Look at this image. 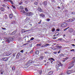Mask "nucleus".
I'll use <instances>...</instances> for the list:
<instances>
[{
    "mask_svg": "<svg viewBox=\"0 0 75 75\" xmlns=\"http://www.w3.org/2000/svg\"><path fill=\"white\" fill-rule=\"evenodd\" d=\"M64 27H66V26H67L68 24L67 23H64Z\"/></svg>",
    "mask_w": 75,
    "mask_h": 75,
    "instance_id": "obj_27",
    "label": "nucleus"
},
{
    "mask_svg": "<svg viewBox=\"0 0 75 75\" xmlns=\"http://www.w3.org/2000/svg\"><path fill=\"white\" fill-rule=\"evenodd\" d=\"M60 57H63V56H64V54H59Z\"/></svg>",
    "mask_w": 75,
    "mask_h": 75,
    "instance_id": "obj_35",
    "label": "nucleus"
},
{
    "mask_svg": "<svg viewBox=\"0 0 75 75\" xmlns=\"http://www.w3.org/2000/svg\"><path fill=\"white\" fill-rule=\"evenodd\" d=\"M75 20V18H72L71 19H70L68 20V22H72Z\"/></svg>",
    "mask_w": 75,
    "mask_h": 75,
    "instance_id": "obj_4",
    "label": "nucleus"
},
{
    "mask_svg": "<svg viewBox=\"0 0 75 75\" xmlns=\"http://www.w3.org/2000/svg\"><path fill=\"white\" fill-rule=\"evenodd\" d=\"M72 72V71L71 70H68L67 71V73L68 74H71Z\"/></svg>",
    "mask_w": 75,
    "mask_h": 75,
    "instance_id": "obj_11",
    "label": "nucleus"
},
{
    "mask_svg": "<svg viewBox=\"0 0 75 75\" xmlns=\"http://www.w3.org/2000/svg\"><path fill=\"white\" fill-rule=\"evenodd\" d=\"M7 59H8V58L6 57L3 58L2 59V60H3V61H7Z\"/></svg>",
    "mask_w": 75,
    "mask_h": 75,
    "instance_id": "obj_10",
    "label": "nucleus"
},
{
    "mask_svg": "<svg viewBox=\"0 0 75 75\" xmlns=\"http://www.w3.org/2000/svg\"><path fill=\"white\" fill-rule=\"evenodd\" d=\"M72 46H73V47H75V45L74 44H72Z\"/></svg>",
    "mask_w": 75,
    "mask_h": 75,
    "instance_id": "obj_60",
    "label": "nucleus"
},
{
    "mask_svg": "<svg viewBox=\"0 0 75 75\" xmlns=\"http://www.w3.org/2000/svg\"><path fill=\"white\" fill-rule=\"evenodd\" d=\"M4 10L5 9L4 8L1 7V11H4Z\"/></svg>",
    "mask_w": 75,
    "mask_h": 75,
    "instance_id": "obj_19",
    "label": "nucleus"
},
{
    "mask_svg": "<svg viewBox=\"0 0 75 75\" xmlns=\"http://www.w3.org/2000/svg\"><path fill=\"white\" fill-rule=\"evenodd\" d=\"M71 14H73V15L75 14V12H72V13H71Z\"/></svg>",
    "mask_w": 75,
    "mask_h": 75,
    "instance_id": "obj_51",
    "label": "nucleus"
},
{
    "mask_svg": "<svg viewBox=\"0 0 75 75\" xmlns=\"http://www.w3.org/2000/svg\"><path fill=\"white\" fill-rule=\"evenodd\" d=\"M4 1H8L9 0H4Z\"/></svg>",
    "mask_w": 75,
    "mask_h": 75,
    "instance_id": "obj_56",
    "label": "nucleus"
},
{
    "mask_svg": "<svg viewBox=\"0 0 75 75\" xmlns=\"http://www.w3.org/2000/svg\"><path fill=\"white\" fill-rule=\"evenodd\" d=\"M58 41H59V40H60V41H62V40H63V39L62 38H60L58 39Z\"/></svg>",
    "mask_w": 75,
    "mask_h": 75,
    "instance_id": "obj_31",
    "label": "nucleus"
},
{
    "mask_svg": "<svg viewBox=\"0 0 75 75\" xmlns=\"http://www.w3.org/2000/svg\"><path fill=\"white\" fill-rule=\"evenodd\" d=\"M73 31L74 30L71 28H69V33H72L73 32Z\"/></svg>",
    "mask_w": 75,
    "mask_h": 75,
    "instance_id": "obj_8",
    "label": "nucleus"
},
{
    "mask_svg": "<svg viewBox=\"0 0 75 75\" xmlns=\"http://www.w3.org/2000/svg\"><path fill=\"white\" fill-rule=\"evenodd\" d=\"M47 64H50V61H48V62H47Z\"/></svg>",
    "mask_w": 75,
    "mask_h": 75,
    "instance_id": "obj_55",
    "label": "nucleus"
},
{
    "mask_svg": "<svg viewBox=\"0 0 75 75\" xmlns=\"http://www.w3.org/2000/svg\"><path fill=\"white\" fill-rule=\"evenodd\" d=\"M68 59V57H66V58H64L63 59H65V60H67Z\"/></svg>",
    "mask_w": 75,
    "mask_h": 75,
    "instance_id": "obj_44",
    "label": "nucleus"
},
{
    "mask_svg": "<svg viewBox=\"0 0 75 75\" xmlns=\"http://www.w3.org/2000/svg\"><path fill=\"white\" fill-rule=\"evenodd\" d=\"M72 68V66H69L68 67L69 69H70V68Z\"/></svg>",
    "mask_w": 75,
    "mask_h": 75,
    "instance_id": "obj_52",
    "label": "nucleus"
},
{
    "mask_svg": "<svg viewBox=\"0 0 75 75\" xmlns=\"http://www.w3.org/2000/svg\"><path fill=\"white\" fill-rule=\"evenodd\" d=\"M73 63H74V62H71L69 64L70 65H71L72 67H74V64H73Z\"/></svg>",
    "mask_w": 75,
    "mask_h": 75,
    "instance_id": "obj_12",
    "label": "nucleus"
},
{
    "mask_svg": "<svg viewBox=\"0 0 75 75\" xmlns=\"http://www.w3.org/2000/svg\"><path fill=\"white\" fill-rule=\"evenodd\" d=\"M16 32H17V30L14 31V32H13L12 33V35H14L16 33Z\"/></svg>",
    "mask_w": 75,
    "mask_h": 75,
    "instance_id": "obj_14",
    "label": "nucleus"
},
{
    "mask_svg": "<svg viewBox=\"0 0 75 75\" xmlns=\"http://www.w3.org/2000/svg\"><path fill=\"white\" fill-rule=\"evenodd\" d=\"M40 16L42 17H45V15L43 14H41L40 15Z\"/></svg>",
    "mask_w": 75,
    "mask_h": 75,
    "instance_id": "obj_16",
    "label": "nucleus"
},
{
    "mask_svg": "<svg viewBox=\"0 0 75 75\" xmlns=\"http://www.w3.org/2000/svg\"><path fill=\"white\" fill-rule=\"evenodd\" d=\"M57 64L55 66L56 69L57 71H60L61 70L62 68V66L63 64L60 62V61H58L57 62Z\"/></svg>",
    "mask_w": 75,
    "mask_h": 75,
    "instance_id": "obj_1",
    "label": "nucleus"
},
{
    "mask_svg": "<svg viewBox=\"0 0 75 75\" xmlns=\"http://www.w3.org/2000/svg\"><path fill=\"white\" fill-rule=\"evenodd\" d=\"M71 51H74V52H75V50L74 49H72L71 50Z\"/></svg>",
    "mask_w": 75,
    "mask_h": 75,
    "instance_id": "obj_50",
    "label": "nucleus"
},
{
    "mask_svg": "<svg viewBox=\"0 0 75 75\" xmlns=\"http://www.w3.org/2000/svg\"><path fill=\"white\" fill-rule=\"evenodd\" d=\"M12 6L13 8H16V7H15V6L13 5H12Z\"/></svg>",
    "mask_w": 75,
    "mask_h": 75,
    "instance_id": "obj_48",
    "label": "nucleus"
},
{
    "mask_svg": "<svg viewBox=\"0 0 75 75\" xmlns=\"http://www.w3.org/2000/svg\"><path fill=\"white\" fill-rule=\"evenodd\" d=\"M47 21H50V18H47Z\"/></svg>",
    "mask_w": 75,
    "mask_h": 75,
    "instance_id": "obj_43",
    "label": "nucleus"
},
{
    "mask_svg": "<svg viewBox=\"0 0 75 75\" xmlns=\"http://www.w3.org/2000/svg\"><path fill=\"white\" fill-rule=\"evenodd\" d=\"M43 47H45V45H43L42 46H41V48H43Z\"/></svg>",
    "mask_w": 75,
    "mask_h": 75,
    "instance_id": "obj_39",
    "label": "nucleus"
},
{
    "mask_svg": "<svg viewBox=\"0 0 75 75\" xmlns=\"http://www.w3.org/2000/svg\"><path fill=\"white\" fill-rule=\"evenodd\" d=\"M4 17L6 19H7V15L6 14L5 15Z\"/></svg>",
    "mask_w": 75,
    "mask_h": 75,
    "instance_id": "obj_34",
    "label": "nucleus"
},
{
    "mask_svg": "<svg viewBox=\"0 0 75 75\" xmlns=\"http://www.w3.org/2000/svg\"><path fill=\"white\" fill-rule=\"evenodd\" d=\"M20 8L22 9H24V8L23 7V6H20Z\"/></svg>",
    "mask_w": 75,
    "mask_h": 75,
    "instance_id": "obj_41",
    "label": "nucleus"
},
{
    "mask_svg": "<svg viewBox=\"0 0 75 75\" xmlns=\"http://www.w3.org/2000/svg\"><path fill=\"white\" fill-rule=\"evenodd\" d=\"M35 53L36 54H37V55H38V54H39V51L37 50L35 52Z\"/></svg>",
    "mask_w": 75,
    "mask_h": 75,
    "instance_id": "obj_22",
    "label": "nucleus"
},
{
    "mask_svg": "<svg viewBox=\"0 0 75 75\" xmlns=\"http://www.w3.org/2000/svg\"><path fill=\"white\" fill-rule=\"evenodd\" d=\"M25 15L26 16H29V12L26 13Z\"/></svg>",
    "mask_w": 75,
    "mask_h": 75,
    "instance_id": "obj_32",
    "label": "nucleus"
},
{
    "mask_svg": "<svg viewBox=\"0 0 75 75\" xmlns=\"http://www.w3.org/2000/svg\"><path fill=\"white\" fill-rule=\"evenodd\" d=\"M20 52H18L17 54L16 57L17 58H20Z\"/></svg>",
    "mask_w": 75,
    "mask_h": 75,
    "instance_id": "obj_7",
    "label": "nucleus"
},
{
    "mask_svg": "<svg viewBox=\"0 0 75 75\" xmlns=\"http://www.w3.org/2000/svg\"><path fill=\"white\" fill-rule=\"evenodd\" d=\"M13 38L11 37L8 38L6 40V42L8 43H10V41H13Z\"/></svg>",
    "mask_w": 75,
    "mask_h": 75,
    "instance_id": "obj_2",
    "label": "nucleus"
},
{
    "mask_svg": "<svg viewBox=\"0 0 75 75\" xmlns=\"http://www.w3.org/2000/svg\"><path fill=\"white\" fill-rule=\"evenodd\" d=\"M73 59L74 60H75V57H74L73 58Z\"/></svg>",
    "mask_w": 75,
    "mask_h": 75,
    "instance_id": "obj_64",
    "label": "nucleus"
},
{
    "mask_svg": "<svg viewBox=\"0 0 75 75\" xmlns=\"http://www.w3.org/2000/svg\"><path fill=\"white\" fill-rule=\"evenodd\" d=\"M12 70L13 71H14L15 70V67H12Z\"/></svg>",
    "mask_w": 75,
    "mask_h": 75,
    "instance_id": "obj_37",
    "label": "nucleus"
},
{
    "mask_svg": "<svg viewBox=\"0 0 75 75\" xmlns=\"http://www.w3.org/2000/svg\"><path fill=\"white\" fill-rule=\"evenodd\" d=\"M53 73V72H52V71H50L49 73V75H52V74Z\"/></svg>",
    "mask_w": 75,
    "mask_h": 75,
    "instance_id": "obj_20",
    "label": "nucleus"
},
{
    "mask_svg": "<svg viewBox=\"0 0 75 75\" xmlns=\"http://www.w3.org/2000/svg\"><path fill=\"white\" fill-rule=\"evenodd\" d=\"M55 28H53L52 29V32H54V31H55Z\"/></svg>",
    "mask_w": 75,
    "mask_h": 75,
    "instance_id": "obj_40",
    "label": "nucleus"
},
{
    "mask_svg": "<svg viewBox=\"0 0 75 75\" xmlns=\"http://www.w3.org/2000/svg\"><path fill=\"white\" fill-rule=\"evenodd\" d=\"M21 12H22V13H26L25 12V11L23 10H22L21 11Z\"/></svg>",
    "mask_w": 75,
    "mask_h": 75,
    "instance_id": "obj_46",
    "label": "nucleus"
},
{
    "mask_svg": "<svg viewBox=\"0 0 75 75\" xmlns=\"http://www.w3.org/2000/svg\"><path fill=\"white\" fill-rule=\"evenodd\" d=\"M53 39L54 40H55V39H56V37H54V38H53Z\"/></svg>",
    "mask_w": 75,
    "mask_h": 75,
    "instance_id": "obj_58",
    "label": "nucleus"
},
{
    "mask_svg": "<svg viewBox=\"0 0 75 75\" xmlns=\"http://www.w3.org/2000/svg\"><path fill=\"white\" fill-rule=\"evenodd\" d=\"M33 50H31L30 52V54H32V53H33Z\"/></svg>",
    "mask_w": 75,
    "mask_h": 75,
    "instance_id": "obj_54",
    "label": "nucleus"
},
{
    "mask_svg": "<svg viewBox=\"0 0 75 75\" xmlns=\"http://www.w3.org/2000/svg\"><path fill=\"white\" fill-rule=\"evenodd\" d=\"M2 28V30H6L5 28Z\"/></svg>",
    "mask_w": 75,
    "mask_h": 75,
    "instance_id": "obj_59",
    "label": "nucleus"
},
{
    "mask_svg": "<svg viewBox=\"0 0 75 75\" xmlns=\"http://www.w3.org/2000/svg\"><path fill=\"white\" fill-rule=\"evenodd\" d=\"M57 48H59V49H61V48H62V46H57Z\"/></svg>",
    "mask_w": 75,
    "mask_h": 75,
    "instance_id": "obj_26",
    "label": "nucleus"
},
{
    "mask_svg": "<svg viewBox=\"0 0 75 75\" xmlns=\"http://www.w3.org/2000/svg\"><path fill=\"white\" fill-rule=\"evenodd\" d=\"M20 52H22V53H23V50H22Z\"/></svg>",
    "mask_w": 75,
    "mask_h": 75,
    "instance_id": "obj_62",
    "label": "nucleus"
},
{
    "mask_svg": "<svg viewBox=\"0 0 75 75\" xmlns=\"http://www.w3.org/2000/svg\"><path fill=\"white\" fill-rule=\"evenodd\" d=\"M43 58V57L42 56H40V60H42Z\"/></svg>",
    "mask_w": 75,
    "mask_h": 75,
    "instance_id": "obj_25",
    "label": "nucleus"
},
{
    "mask_svg": "<svg viewBox=\"0 0 75 75\" xmlns=\"http://www.w3.org/2000/svg\"><path fill=\"white\" fill-rule=\"evenodd\" d=\"M53 54H57V52H53Z\"/></svg>",
    "mask_w": 75,
    "mask_h": 75,
    "instance_id": "obj_49",
    "label": "nucleus"
},
{
    "mask_svg": "<svg viewBox=\"0 0 75 75\" xmlns=\"http://www.w3.org/2000/svg\"><path fill=\"white\" fill-rule=\"evenodd\" d=\"M19 4L20 5L22 4H23V0H21L20 2H19Z\"/></svg>",
    "mask_w": 75,
    "mask_h": 75,
    "instance_id": "obj_17",
    "label": "nucleus"
},
{
    "mask_svg": "<svg viewBox=\"0 0 75 75\" xmlns=\"http://www.w3.org/2000/svg\"><path fill=\"white\" fill-rule=\"evenodd\" d=\"M59 75H63V73H60V74H59Z\"/></svg>",
    "mask_w": 75,
    "mask_h": 75,
    "instance_id": "obj_57",
    "label": "nucleus"
},
{
    "mask_svg": "<svg viewBox=\"0 0 75 75\" xmlns=\"http://www.w3.org/2000/svg\"><path fill=\"white\" fill-rule=\"evenodd\" d=\"M9 17L10 18H12V17H13V15H12V14H10L9 15Z\"/></svg>",
    "mask_w": 75,
    "mask_h": 75,
    "instance_id": "obj_23",
    "label": "nucleus"
},
{
    "mask_svg": "<svg viewBox=\"0 0 75 75\" xmlns=\"http://www.w3.org/2000/svg\"><path fill=\"white\" fill-rule=\"evenodd\" d=\"M38 4V2L37 1H35L34 2V5H37Z\"/></svg>",
    "mask_w": 75,
    "mask_h": 75,
    "instance_id": "obj_18",
    "label": "nucleus"
},
{
    "mask_svg": "<svg viewBox=\"0 0 75 75\" xmlns=\"http://www.w3.org/2000/svg\"><path fill=\"white\" fill-rule=\"evenodd\" d=\"M33 14V13L31 12H29V16H30V15H32Z\"/></svg>",
    "mask_w": 75,
    "mask_h": 75,
    "instance_id": "obj_33",
    "label": "nucleus"
},
{
    "mask_svg": "<svg viewBox=\"0 0 75 75\" xmlns=\"http://www.w3.org/2000/svg\"><path fill=\"white\" fill-rule=\"evenodd\" d=\"M65 11V12H68V10H66Z\"/></svg>",
    "mask_w": 75,
    "mask_h": 75,
    "instance_id": "obj_61",
    "label": "nucleus"
},
{
    "mask_svg": "<svg viewBox=\"0 0 75 75\" xmlns=\"http://www.w3.org/2000/svg\"><path fill=\"white\" fill-rule=\"evenodd\" d=\"M38 10L40 12H42V10L40 8H38Z\"/></svg>",
    "mask_w": 75,
    "mask_h": 75,
    "instance_id": "obj_13",
    "label": "nucleus"
},
{
    "mask_svg": "<svg viewBox=\"0 0 75 75\" xmlns=\"http://www.w3.org/2000/svg\"><path fill=\"white\" fill-rule=\"evenodd\" d=\"M45 47H47V46H48V45H49V44H45Z\"/></svg>",
    "mask_w": 75,
    "mask_h": 75,
    "instance_id": "obj_38",
    "label": "nucleus"
},
{
    "mask_svg": "<svg viewBox=\"0 0 75 75\" xmlns=\"http://www.w3.org/2000/svg\"><path fill=\"white\" fill-rule=\"evenodd\" d=\"M23 1L24 3H27L28 0H23Z\"/></svg>",
    "mask_w": 75,
    "mask_h": 75,
    "instance_id": "obj_30",
    "label": "nucleus"
},
{
    "mask_svg": "<svg viewBox=\"0 0 75 75\" xmlns=\"http://www.w3.org/2000/svg\"><path fill=\"white\" fill-rule=\"evenodd\" d=\"M25 10L26 11H28V9L27 8H25Z\"/></svg>",
    "mask_w": 75,
    "mask_h": 75,
    "instance_id": "obj_47",
    "label": "nucleus"
},
{
    "mask_svg": "<svg viewBox=\"0 0 75 75\" xmlns=\"http://www.w3.org/2000/svg\"><path fill=\"white\" fill-rule=\"evenodd\" d=\"M40 74H42V70H40Z\"/></svg>",
    "mask_w": 75,
    "mask_h": 75,
    "instance_id": "obj_53",
    "label": "nucleus"
},
{
    "mask_svg": "<svg viewBox=\"0 0 75 75\" xmlns=\"http://www.w3.org/2000/svg\"><path fill=\"white\" fill-rule=\"evenodd\" d=\"M47 4V1H45L43 2V4L44 5V6H46Z\"/></svg>",
    "mask_w": 75,
    "mask_h": 75,
    "instance_id": "obj_15",
    "label": "nucleus"
},
{
    "mask_svg": "<svg viewBox=\"0 0 75 75\" xmlns=\"http://www.w3.org/2000/svg\"><path fill=\"white\" fill-rule=\"evenodd\" d=\"M32 59L33 61H32L31 60H29V61L28 62V64H33V63H34V61H35V59L34 58H32Z\"/></svg>",
    "mask_w": 75,
    "mask_h": 75,
    "instance_id": "obj_3",
    "label": "nucleus"
},
{
    "mask_svg": "<svg viewBox=\"0 0 75 75\" xmlns=\"http://www.w3.org/2000/svg\"><path fill=\"white\" fill-rule=\"evenodd\" d=\"M10 1V2L12 4H14V3H13V2L11 0H9V1Z\"/></svg>",
    "mask_w": 75,
    "mask_h": 75,
    "instance_id": "obj_21",
    "label": "nucleus"
},
{
    "mask_svg": "<svg viewBox=\"0 0 75 75\" xmlns=\"http://www.w3.org/2000/svg\"><path fill=\"white\" fill-rule=\"evenodd\" d=\"M27 31H28V30L23 29L21 30V33H26V32H27Z\"/></svg>",
    "mask_w": 75,
    "mask_h": 75,
    "instance_id": "obj_6",
    "label": "nucleus"
},
{
    "mask_svg": "<svg viewBox=\"0 0 75 75\" xmlns=\"http://www.w3.org/2000/svg\"><path fill=\"white\" fill-rule=\"evenodd\" d=\"M13 53V52L11 51H10L9 52H8L7 53V56H9V55H10L11 54Z\"/></svg>",
    "mask_w": 75,
    "mask_h": 75,
    "instance_id": "obj_5",
    "label": "nucleus"
},
{
    "mask_svg": "<svg viewBox=\"0 0 75 75\" xmlns=\"http://www.w3.org/2000/svg\"><path fill=\"white\" fill-rule=\"evenodd\" d=\"M69 28V27H68L67 28H66L65 29H64V31H65L66 30H67V29H68V28Z\"/></svg>",
    "mask_w": 75,
    "mask_h": 75,
    "instance_id": "obj_36",
    "label": "nucleus"
},
{
    "mask_svg": "<svg viewBox=\"0 0 75 75\" xmlns=\"http://www.w3.org/2000/svg\"><path fill=\"white\" fill-rule=\"evenodd\" d=\"M0 72L1 74H3L4 71L2 70H1Z\"/></svg>",
    "mask_w": 75,
    "mask_h": 75,
    "instance_id": "obj_28",
    "label": "nucleus"
},
{
    "mask_svg": "<svg viewBox=\"0 0 75 75\" xmlns=\"http://www.w3.org/2000/svg\"><path fill=\"white\" fill-rule=\"evenodd\" d=\"M69 1L70 3H71V2H72V0H69Z\"/></svg>",
    "mask_w": 75,
    "mask_h": 75,
    "instance_id": "obj_63",
    "label": "nucleus"
},
{
    "mask_svg": "<svg viewBox=\"0 0 75 75\" xmlns=\"http://www.w3.org/2000/svg\"><path fill=\"white\" fill-rule=\"evenodd\" d=\"M34 39V38H32L30 39V40H33Z\"/></svg>",
    "mask_w": 75,
    "mask_h": 75,
    "instance_id": "obj_45",
    "label": "nucleus"
},
{
    "mask_svg": "<svg viewBox=\"0 0 75 75\" xmlns=\"http://www.w3.org/2000/svg\"><path fill=\"white\" fill-rule=\"evenodd\" d=\"M50 62L51 65H52V64H53V61H52V60H50Z\"/></svg>",
    "mask_w": 75,
    "mask_h": 75,
    "instance_id": "obj_42",
    "label": "nucleus"
},
{
    "mask_svg": "<svg viewBox=\"0 0 75 75\" xmlns=\"http://www.w3.org/2000/svg\"><path fill=\"white\" fill-rule=\"evenodd\" d=\"M64 23H63L62 24L61 26L62 27H65V25H64Z\"/></svg>",
    "mask_w": 75,
    "mask_h": 75,
    "instance_id": "obj_24",
    "label": "nucleus"
},
{
    "mask_svg": "<svg viewBox=\"0 0 75 75\" xmlns=\"http://www.w3.org/2000/svg\"><path fill=\"white\" fill-rule=\"evenodd\" d=\"M36 46H41V44H38L36 45Z\"/></svg>",
    "mask_w": 75,
    "mask_h": 75,
    "instance_id": "obj_29",
    "label": "nucleus"
},
{
    "mask_svg": "<svg viewBox=\"0 0 75 75\" xmlns=\"http://www.w3.org/2000/svg\"><path fill=\"white\" fill-rule=\"evenodd\" d=\"M48 60H50V61H51V60H52L53 61H55V60L54 59V58L51 57L49 58Z\"/></svg>",
    "mask_w": 75,
    "mask_h": 75,
    "instance_id": "obj_9",
    "label": "nucleus"
}]
</instances>
